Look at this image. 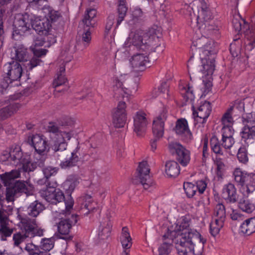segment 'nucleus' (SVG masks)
I'll return each mask as SVG.
<instances>
[{
  "instance_id": "2f4dec72",
  "label": "nucleus",
  "mask_w": 255,
  "mask_h": 255,
  "mask_svg": "<svg viewBox=\"0 0 255 255\" xmlns=\"http://www.w3.org/2000/svg\"><path fill=\"white\" fill-rule=\"evenodd\" d=\"M241 232L247 235H250L255 232V223L253 218H251L246 220L240 226Z\"/></svg>"
},
{
  "instance_id": "49530a36",
  "label": "nucleus",
  "mask_w": 255,
  "mask_h": 255,
  "mask_svg": "<svg viewBox=\"0 0 255 255\" xmlns=\"http://www.w3.org/2000/svg\"><path fill=\"white\" fill-rule=\"evenodd\" d=\"M91 41V32L89 31V28H84L82 39L80 42V44L81 46L82 49L87 48L89 45Z\"/></svg>"
},
{
  "instance_id": "79ce46f5",
  "label": "nucleus",
  "mask_w": 255,
  "mask_h": 255,
  "mask_svg": "<svg viewBox=\"0 0 255 255\" xmlns=\"http://www.w3.org/2000/svg\"><path fill=\"white\" fill-rule=\"evenodd\" d=\"M118 5V19L117 20V26L119 25L124 20L127 12L128 8L126 6V0H119Z\"/></svg>"
},
{
  "instance_id": "9d476101",
  "label": "nucleus",
  "mask_w": 255,
  "mask_h": 255,
  "mask_svg": "<svg viewBox=\"0 0 255 255\" xmlns=\"http://www.w3.org/2000/svg\"><path fill=\"white\" fill-rule=\"evenodd\" d=\"M193 115L197 123L204 124L211 112V107L209 102L205 101L197 109L194 106L192 107Z\"/></svg>"
},
{
  "instance_id": "423d86ee",
  "label": "nucleus",
  "mask_w": 255,
  "mask_h": 255,
  "mask_svg": "<svg viewBox=\"0 0 255 255\" xmlns=\"http://www.w3.org/2000/svg\"><path fill=\"white\" fill-rule=\"evenodd\" d=\"M126 104L125 102H119L117 107L113 112V123L116 128L124 127L127 122Z\"/></svg>"
},
{
  "instance_id": "6e6d98bb",
  "label": "nucleus",
  "mask_w": 255,
  "mask_h": 255,
  "mask_svg": "<svg viewBox=\"0 0 255 255\" xmlns=\"http://www.w3.org/2000/svg\"><path fill=\"white\" fill-rule=\"evenodd\" d=\"M242 21L245 22V20L242 19L240 16L234 17L233 19V26L236 32H237L238 33H239V32L242 29Z\"/></svg>"
},
{
  "instance_id": "e2e57ef3",
  "label": "nucleus",
  "mask_w": 255,
  "mask_h": 255,
  "mask_svg": "<svg viewBox=\"0 0 255 255\" xmlns=\"http://www.w3.org/2000/svg\"><path fill=\"white\" fill-rule=\"evenodd\" d=\"M191 88H192L189 86H188L187 88L185 87L182 86L180 87V90L185 91V93H183V94H185V97L186 98L187 100L192 101L194 99V96L193 95V91Z\"/></svg>"
},
{
  "instance_id": "0eeeda50",
  "label": "nucleus",
  "mask_w": 255,
  "mask_h": 255,
  "mask_svg": "<svg viewBox=\"0 0 255 255\" xmlns=\"http://www.w3.org/2000/svg\"><path fill=\"white\" fill-rule=\"evenodd\" d=\"M3 71L6 76L13 81L18 80L23 72L21 65L13 59L4 65Z\"/></svg>"
},
{
  "instance_id": "4c0bfd02",
  "label": "nucleus",
  "mask_w": 255,
  "mask_h": 255,
  "mask_svg": "<svg viewBox=\"0 0 255 255\" xmlns=\"http://www.w3.org/2000/svg\"><path fill=\"white\" fill-rule=\"evenodd\" d=\"M238 207L243 212L250 214L255 210V205L248 199H241L238 202Z\"/></svg>"
},
{
  "instance_id": "4468645a",
  "label": "nucleus",
  "mask_w": 255,
  "mask_h": 255,
  "mask_svg": "<svg viewBox=\"0 0 255 255\" xmlns=\"http://www.w3.org/2000/svg\"><path fill=\"white\" fill-rule=\"evenodd\" d=\"M193 47H197L202 51V56L216 53L212 50L213 47V42L208 39L205 36L201 37L200 38L194 41L191 48H193Z\"/></svg>"
},
{
  "instance_id": "a878e982",
  "label": "nucleus",
  "mask_w": 255,
  "mask_h": 255,
  "mask_svg": "<svg viewBox=\"0 0 255 255\" xmlns=\"http://www.w3.org/2000/svg\"><path fill=\"white\" fill-rule=\"evenodd\" d=\"M20 223L22 225L21 231L29 236H32L33 230L35 227H36V220L28 217H24L20 218Z\"/></svg>"
},
{
  "instance_id": "412c9836",
  "label": "nucleus",
  "mask_w": 255,
  "mask_h": 255,
  "mask_svg": "<svg viewBox=\"0 0 255 255\" xmlns=\"http://www.w3.org/2000/svg\"><path fill=\"white\" fill-rule=\"evenodd\" d=\"M222 195L227 203H235L238 201L237 190L234 185L232 183H228L224 186Z\"/></svg>"
},
{
  "instance_id": "a211bd4d",
  "label": "nucleus",
  "mask_w": 255,
  "mask_h": 255,
  "mask_svg": "<svg viewBox=\"0 0 255 255\" xmlns=\"http://www.w3.org/2000/svg\"><path fill=\"white\" fill-rule=\"evenodd\" d=\"M174 129L176 134L180 135L186 141L191 139L192 133L188 128V123L185 119L178 120Z\"/></svg>"
},
{
  "instance_id": "c9c22d12",
  "label": "nucleus",
  "mask_w": 255,
  "mask_h": 255,
  "mask_svg": "<svg viewBox=\"0 0 255 255\" xmlns=\"http://www.w3.org/2000/svg\"><path fill=\"white\" fill-rule=\"evenodd\" d=\"M163 243L158 248L159 255H168L170 253L172 244L174 243L172 241L170 236L168 238L167 236L165 238L163 237Z\"/></svg>"
},
{
  "instance_id": "cd10ccee",
  "label": "nucleus",
  "mask_w": 255,
  "mask_h": 255,
  "mask_svg": "<svg viewBox=\"0 0 255 255\" xmlns=\"http://www.w3.org/2000/svg\"><path fill=\"white\" fill-rule=\"evenodd\" d=\"M44 209V205L38 200H35L28 206L27 213L31 217H36Z\"/></svg>"
},
{
  "instance_id": "393cba45",
  "label": "nucleus",
  "mask_w": 255,
  "mask_h": 255,
  "mask_svg": "<svg viewBox=\"0 0 255 255\" xmlns=\"http://www.w3.org/2000/svg\"><path fill=\"white\" fill-rule=\"evenodd\" d=\"M15 49V61L17 62H27L30 58V53L27 48L23 44L16 43L14 47Z\"/></svg>"
},
{
  "instance_id": "f257e3e1",
  "label": "nucleus",
  "mask_w": 255,
  "mask_h": 255,
  "mask_svg": "<svg viewBox=\"0 0 255 255\" xmlns=\"http://www.w3.org/2000/svg\"><path fill=\"white\" fill-rule=\"evenodd\" d=\"M189 223L185 218L178 222L176 229L163 235L170 237L175 244L179 255H202L206 239L197 231L189 229Z\"/></svg>"
},
{
  "instance_id": "4d7b16f0",
  "label": "nucleus",
  "mask_w": 255,
  "mask_h": 255,
  "mask_svg": "<svg viewBox=\"0 0 255 255\" xmlns=\"http://www.w3.org/2000/svg\"><path fill=\"white\" fill-rule=\"evenodd\" d=\"M69 154V151L68 150H56L53 151V156L54 158L58 160H63L66 156H68Z\"/></svg>"
},
{
  "instance_id": "2eb2a0df",
  "label": "nucleus",
  "mask_w": 255,
  "mask_h": 255,
  "mask_svg": "<svg viewBox=\"0 0 255 255\" xmlns=\"http://www.w3.org/2000/svg\"><path fill=\"white\" fill-rule=\"evenodd\" d=\"M29 143L33 147L37 154V157L44 156V152L46 151L47 144L43 135L35 134L33 135L29 141Z\"/></svg>"
},
{
  "instance_id": "f704fd0d",
  "label": "nucleus",
  "mask_w": 255,
  "mask_h": 255,
  "mask_svg": "<svg viewBox=\"0 0 255 255\" xmlns=\"http://www.w3.org/2000/svg\"><path fill=\"white\" fill-rule=\"evenodd\" d=\"M240 134L242 140L249 144V142H252V140L255 139V127H247L241 132Z\"/></svg>"
},
{
  "instance_id": "e433bc0d",
  "label": "nucleus",
  "mask_w": 255,
  "mask_h": 255,
  "mask_svg": "<svg viewBox=\"0 0 255 255\" xmlns=\"http://www.w3.org/2000/svg\"><path fill=\"white\" fill-rule=\"evenodd\" d=\"M238 111L237 106L231 107L224 114L222 122L223 125H232L233 123L232 116Z\"/></svg>"
},
{
  "instance_id": "338daca9",
  "label": "nucleus",
  "mask_w": 255,
  "mask_h": 255,
  "mask_svg": "<svg viewBox=\"0 0 255 255\" xmlns=\"http://www.w3.org/2000/svg\"><path fill=\"white\" fill-rule=\"evenodd\" d=\"M217 175L218 177L222 178L225 170V164L221 159H218L216 161Z\"/></svg>"
},
{
  "instance_id": "a19ab883",
  "label": "nucleus",
  "mask_w": 255,
  "mask_h": 255,
  "mask_svg": "<svg viewBox=\"0 0 255 255\" xmlns=\"http://www.w3.org/2000/svg\"><path fill=\"white\" fill-rule=\"evenodd\" d=\"M29 237V235L22 231L14 233L12 236L14 247L22 249V247L20 246L21 244L24 242L27 238H30Z\"/></svg>"
},
{
  "instance_id": "680f3d73",
  "label": "nucleus",
  "mask_w": 255,
  "mask_h": 255,
  "mask_svg": "<svg viewBox=\"0 0 255 255\" xmlns=\"http://www.w3.org/2000/svg\"><path fill=\"white\" fill-rule=\"evenodd\" d=\"M13 80L12 79H9L8 76H5L0 81V92L2 93L4 90H6L8 87L9 86V84H10Z\"/></svg>"
},
{
  "instance_id": "6ab92c4d",
  "label": "nucleus",
  "mask_w": 255,
  "mask_h": 255,
  "mask_svg": "<svg viewBox=\"0 0 255 255\" xmlns=\"http://www.w3.org/2000/svg\"><path fill=\"white\" fill-rule=\"evenodd\" d=\"M77 215H72L71 218L61 219L57 224L58 232L63 235H67L70 232L72 226L78 221Z\"/></svg>"
},
{
  "instance_id": "864d4df0",
  "label": "nucleus",
  "mask_w": 255,
  "mask_h": 255,
  "mask_svg": "<svg viewBox=\"0 0 255 255\" xmlns=\"http://www.w3.org/2000/svg\"><path fill=\"white\" fill-rule=\"evenodd\" d=\"M123 84L119 80H116L115 84L114 86V91L115 92V96L120 95H123V93H127V92H125L123 88L122 87Z\"/></svg>"
},
{
  "instance_id": "3c124183",
  "label": "nucleus",
  "mask_w": 255,
  "mask_h": 255,
  "mask_svg": "<svg viewBox=\"0 0 255 255\" xmlns=\"http://www.w3.org/2000/svg\"><path fill=\"white\" fill-rule=\"evenodd\" d=\"M133 20L136 22H139L143 20L144 16L143 12L139 8H135L132 11Z\"/></svg>"
},
{
  "instance_id": "37998d69",
  "label": "nucleus",
  "mask_w": 255,
  "mask_h": 255,
  "mask_svg": "<svg viewBox=\"0 0 255 255\" xmlns=\"http://www.w3.org/2000/svg\"><path fill=\"white\" fill-rule=\"evenodd\" d=\"M55 238H43L41 239L40 245L38 246L42 250L49 252L53 248L54 246Z\"/></svg>"
},
{
  "instance_id": "69168bd1",
  "label": "nucleus",
  "mask_w": 255,
  "mask_h": 255,
  "mask_svg": "<svg viewBox=\"0 0 255 255\" xmlns=\"http://www.w3.org/2000/svg\"><path fill=\"white\" fill-rule=\"evenodd\" d=\"M67 144L64 141H58L55 142L53 145L52 146V149L53 151L56 150H67Z\"/></svg>"
},
{
  "instance_id": "c85d7f7f",
  "label": "nucleus",
  "mask_w": 255,
  "mask_h": 255,
  "mask_svg": "<svg viewBox=\"0 0 255 255\" xmlns=\"http://www.w3.org/2000/svg\"><path fill=\"white\" fill-rule=\"evenodd\" d=\"M165 172L170 177H175L180 173V167L178 163L173 160L168 161L165 164Z\"/></svg>"
},
{
  "instance_id": "72a5a7b5",
  "label": "nucleus",
  "mask_w": 255,
  "mask_h": 255,
  "mask_svg": "<svg viewBox=\"0 0 255 255\" xmlns=\"http://www.w3.org/2000/svg\"><path fill=\"white\" fill-rule=\"evenodd\" d=\"M111 228L112 225L108 220L101 223L98 234L99 238L101 240L107 239L110 236Z\"/></svg>"
},
{
  "instance_id": "20e7f679",
  "label": "nucleus",
  "mask_w": 255,
  "mask_h": 255,
  "mask_svg": "<svg viewBox=\"0 0 255 255\" xmlns=\"http://www.w3.org/2000/svg\"><path fill=\"white\" fill-rule=\"evenodd\" d=\"M56 183H53L52 186L50 183L40 190L41 197L44 198L47 202L51 204H56L62 202L65 199L63 193L59 189H56Z\"/></svg>"
},
{
  "instance_id": "f03ea898",
  "label": "nucleus",
  "mask_w": 255,
  "mask_h": 255,
  "mask_svg": "<svg viewBox=\"0 0 255 255\" xmlns=\"http://www.w3.org/2000/svg\"><path fill=\"white\" fill-rule=\"evenodd\" d=\"M158 37L153 34V31L145 32L141 30H137L131 32L125 43L126 47L131 44L143 51H155L157 46H155L154 41L158 40Z\"/></svg>"
},
{
  "instance_id": "052dcab7",
  "label": "nucleus",
  "mask_w": 255,
  "mask_h": 255,
  "mask_svg": "<svg viewBox=\"0 0 255 255\" xmlns=\"http://www.w3.org/2000/svg\"><path fill=\"white\" fill-rule=\"evenodd\" d=\"M222 137H233L234 129L232 125H224L222 129Z\"/></svg>"
},
{
  "instance_id": "f8f14e48",
  "label": "nucleus",
  "mask_w": 255,
  "mask_h": 255,
  "mask_svg": "<svg viewBox=\"0 0 255 255\" xmlns=\"http://www.w3.org/2000/svg\"><path fill=\"white\" fill-rule=\"evenodd\" d=\"M145 116V113L138 112L134 117L133 130L137 136H142L146 131L148 122Z\"/></svg>"
},
{
  "instance_id": "603ef678",
  "label": "nucleus",
  "mask_w": 255,
  "mask_h": 255,
  "mask_svg": "<svg viewBox=\"0 0 255 255\" xmlns=\"http://www.w3.org/2000/svg\"><path fill=\"white\" fill-rule=\"evenodd\" d=\"M215 215L216 217L225 219V207L222 204H218L216 205L215 209Z\"/></svg>"
},
{
  "instance_id": "ddd939ff",
  "label": "nucleus",
  "mask_w": 255,
  "mask_h": 255,
  "mask_svg": "<svg viewBox=\"0 0 255 255\" xmlns=\"http://www.w3.org/2000/svg\"><path fill=\"white\" fill-rule=\"evenodd\" d=\"M167 110L163 109L160 114L153 121L152 131L156 137H162L164 133V122L167 119Z\"/></svg>"
},
{
  "instance_id": "5fc2aeb1",
  "label": "nucleus",
  "mask_w": 255,
  "mask_h": 255,
  "mask_svg": "<svg viewBox=\"0 0 255 255\" xmlns=\"http://www.w3.org/2000/svg\"><path fill=\"white\" fill-rule=\"evenodd\" d=\"M58 170V168L53 167L52 166H47L43 168V172L44 176L47 178H49L51 176L55 175Z\"/></svg>"
},
{
  "instance_id": "dca6fc26",
  "label": "nucleus",
  "mask_w": 255,
  "mask_h": 255,
  "mask_svg": "<svg viewBox=\"0 0 255 255\" xmlns=\"http://www.w3.org/2000/svg\"><path fill=\"white\" fill-rule=\"evenodd\" d=\"M52 25L48 18L40 19L39 17L34 15V18L32 20L31 27L35 31L42 34L47 35Z\"/></svg>"
},
{
  "instance_id": "b1692460",
  "label": "nucleus",
  "mask_w": 255,
  "mask_h": 255,
  "mask_svg": "<svg viewBox=\"0 0 255 255\" xmlns=\"http://www.w3.org/2000/svg\"><path fill=\"white\" fill-rule=\"evenodd\" d=\"M36 158L37 161L34 162H31L30 160L29 156H26V158L20 164L22 165V169L23 172H29L32 171L36 168L37 166L40 167L43 166L44 162L45 160V157H36Z\"/></svg>"
},
{
  "instance_id": "f3484780",
  "label": "nucleus",
  "mask_w": 255,
  "mask_h": 255,
  "mask_svg": "<svg viewBox=\"0 0 255 255\" xmlns=\"http://www.w3.org/2000/svg\"><path fill=\"white\" fill-rule=\"evenodd\" d=\"M130 64L135 71H143L146 67H149L148 57L144 54H137L132 56Z\"/></svg>"
},
{
  "instance_id": "774afa93",
  "label": "nucleus",
  "mask_w": 255,
  "mask_h": 255,
  "mask_svg": "<svg viewBox=\"0 0 255 255\" xmlns=\"http://www.w3.org/2000/svg\"><path fill=\"white\" fill-rule=\"evenodd\" d=\"M222 228V222H221L219 226L217 225L216 223H210V229L211 234L213 237H215L219 234L220 230Z\"/></svg>"
},
{
  "instance_id": "4be33fe9",
  "label": "nucleus",
  "mask_w": 255,
  "mask_h": 255,
  "mask_svg": "<svg viewBox=\"0 0 255 255\" xmlns=\"http://www.w3.org/2000/svg\"><path fill=\"white\" fill-rule=\"evenodd\" d=\"M80 200L82 201L81 212L84 215H87L89 213L94 212L97 210L96 204L93 201L90 195H85L82 197Z\"/></svg>"
},
{
  "instance_id": "de8ad7c7",
  "label": "nucleus",
  "mask_w": 255,
  "mask_h": 255,
  "mask_svg": "<svg viewBox=\"0 0 255 255\" xmlns=\"http://www.w3.org/2000/svg\"><path fill=\"white\" fill-rule=\"evenodd\" d=\"M183 188L186 195L189 198L193 197L197 192V187L191 182H185L183 185Z\"/></svg>"
},
{
  "instance_id": "bf43d9fd",
  "label": "nucleus",
  "mask_w": 255,
  "mask_h": 255,
  "mask_svg": "<svg viewBox=\"0 0 255 255\" xmlns=\"http://www.w3.org/2000/svg\"><path fill=\"white\" fill-rule=\"evenodd\" d=\"M235 142L233 137H222L221 145L226 149L230 148Z\"/></svg>"
},
{
  "instance_id": "5701e85b",
  "label": "nucleus",
  "mask_w": 255,
  "mask_h": 255,
  "mask_svg": "<svg viewBox=\"0 0 255 255\" xmlns=\"http://www.w3.org/2000/svg\"><path fill=\"white\" fill-rule=\"evenodd\" d=\"M80 159L79 154L77 150H75L73 152L69 151V154L61 160L59 166L62 169H69L76 166L78 162L80 161Z\"/></svg>"
},
{
  "instance_id": "0e129e2a",
  "label": "nucleus",
  "mask_w": 255,
  "mask_h": 255,
  "mask_svg": "<svg viewBox=\"0 0 255 255\" xmlns=\"http://www.w3.org/2000/svg\"><path fill=\"white\" fill-rule=\"evenodd\" d=\"M28 61L29 62L27 64L26 67L27 70H32L34 67L38 65L41 62V60L34 56L31 59L30 58Z\"/></svg>"
},
{
  "instance_id": "39448f33",
  "label": "nucleus",
  "mask_w": 255,
  "mask_h": 255,
  "mask_svg": "<svg viewBox=\"0 0 255 255\" xmlns=\"http://www.w3.org/2000/svg\"><path fill=\"white\" fill-rule=\"evenodd\" d=\"M170 152L176 156V160L183 166L189 163L190 160V152L183 145L177 142H171L169 144Z\"/></svg>"
},
{
  "instance_id": "58836bf2",
  "label": "nucleus",
  "mask_w": 255,
  "mask_h": 255,
  "mask_svg": "<svg viewBox=\"0 0 255 255\" xmlns=\"http://www.w3.org/2000/svg\"><path fill=\"white\" fill-rule=\"evenodd\" d=\"M24 249L29 255H50L48 252L42 250L38 247V246L34 245L33 244L26 245Z\"/></svg>"
},
{
  "instance_id": "7ed1b4c3",
  "label": "nucleus",
  "mask_w": 255,
  "mask_h": 255,
  "mask_svg": "<svg viewBox=\"0 0 255 255\" xmlns=\"http://www.w3.org/2000/svg\"><path fill=\"white\" fill-rule=\"evenodd\" d=\"M34 18V15L32 13H25L23 14H17L13 22V36H14L15 34L22 35L30 29Z\"/></svg>"
},
{
  "instance_id": "6e6552de",
  "label": "nucleus",
  "mask_w": 255,
  "mask_h": 255,
  "mask_svg": "<svg viewBox=\"0 0 255 255\" xmlns=\"http://www.w3.org/2000/svg\"><path fill=\"white\" fill-rule=\"evenodd\" d=\"M149 171L150 169L146 161H143L139 163L137 169L136 177L144 189H148L152 186V182L149 175Z\"/></svg>"
},
{
  "instance_id": "473e14b6",
  "label": "nucleus",
  "mask_w": 255,
  "mask_h": 255,
  "mask_svg": "<svg viewBox=\"0 0 255 255\" xmlns=\"http://www.w3.org/2000/svg\"><path fill=\"white\" fill-rule=\"evenodd\" d=\"M235 181L238 185L244 186L249 180L250 174L242 171L240 168H236L234 172Z\"/></svg>"
},
{
  "instance_id": "8fccbe9b",
  "label": "nucleus",
  "mask_w": 255,
  "mask_h": 255,
  "mask_svg": "<svg viewBox=\"0 0 255 255\" xmlns=\"http://www.w3.org/2000/svg\"><path fill=\"white\" fill-rule=\"evenodd\" d=\"M67 81V79L65 78L64 75H62V74H59L58 75L57 79H55L53 85L54 88H55V91L58 92H61L62 90L64 89H58V87L62 85L65 84Z\"/></svg>"
},
{
  "instance_id": "aec40b11",
  "label": "nucleus",
  "mask_w": 255,
  "mask_h": 255,
  "mask_svg": "<svg viewBox=\"0 0 255 255\" xmlns=\"http://www.w3.org/2000/svg\"><path fill=\"white\" fill-rule=\"evenodd\" d=\"M215 54L204 56L201 58L202 69H201L200 70L206 75H212L215 70Z\"/></svg>"
},
{
  "instance_id": "9b49d317",
  "label": "nucleus",
  "mask_w": 255,
  "mask_h": 255,
  "mask_svg": "<svg viewBox=\"0 0 255 255\" xmlns=\"http://www.w3.org/2000/svg\"><path fill=\"white\" fill-rule=\"evenodd\" d=\"M28 188L26 185V182L21 180H17L12 187L6 189V199L8 201H13L15 197H17L19 193H25L27 195Z\"/></svg>"
},
{
  "instance_id": "c03bdc74",
  "label": "nucleus",
  "mask_w": 255,
  "mask_h": 255,
  "mask_svg": "<svg viewBox=\"0 0 255 255\" xmlns=\"http://www.w3.org/2000/svg\"><path fill=\"white\" fill-rule=\"evenodd\" d=\"M45 12L47 13L49 21H51V24L57 21L61 17L60 13L58 11L53 9L49 6H44Z\"/></svg>"
},
{
  "instance_id": "7c9ffc66",
  "label": "nucleus",
  "mask_w": 255,
  "mask_h": 255,
  "mask_svg": "<svg viewBox=\"0 0 255 255\" xmlns=\"http://www.w3.org/2000/svg\"><path fill=\"white\" fill-rule=\"evenodd\" d=\"M120 242L123 248L130 249L132 242V239L130 236L127 227H125L122 229L121 235L120 236Z\"/></svg>"
},
{
  "instance_id": "bb28decb",
  "label": "nucleus",
  "mask_w": 255,
  "mask_h": 255,
  "mask_svg": "<svg viewBox=\"0 0 255 255\" xmlns=\"http://www.w3.org/2000/svg\"><path fill=\"white\" fill-rule=\"evenodd\" d=\"M20 171L17 170H11L1 175V179L5 186L7 188L12 187L16 181L15 179L19 178Z\"/></svg>"
},
{
  "instance_id": "ea45409f",
  "label": "nucleus",
  "mask_w": 255,
  "mask_h": 255,
  "mask_svg": "<svg viewBox=\"0 0 255 255\" xmlns=\"http://www.w3.org/2000/svg\"><path fill=\"white\" fill-rule=\"evenodd\" d=\"M8 226V221L0 224V239L1 241H6L7 238L10 237L13 233V229Z\"/></svg>"
},
{
  "instance_id": "c756f323",
  "label": "nucleus",
  "mask_w": 255,
  "mask_h": 255,
  "mask_svg": "<svg viewBox=\"0 0 255 255\" xmlns=\"http://www.w3.org/2000/svg\"><path fill=\"white\" fill-rule=\"evenodd\" d=\"M26 156L28 155H23L19 147H15L10 150V160L13 161V164H20L26 158Z\"/></svg>"
},
{
  "instance_id": "09e8293b",
  "label": "nucleus",
  "mask_w": 255,
  "mask_h": 255,
  "mask_svg": "<svg viewBox=\"0 0 255 255\" xmlns=\"http://www.w3.org/2000/svg\"><path fill=\"white\" fill-rule=\"evenodd\" d=\"M237 158L239 161L243 164H247L249 161L248 150L246 147H241L237 153Z\"/></svg>"
},
{
  "instance_id": "13d9d810",
  "label": "nucleus",
  "mask_w": 255,
  "mask_h": 255,
  "mask_svg": "<svg viewBox=\"0 0 255 255\" xmlns=\"http://www.w3.org/2000/svg\"><path fill=\"white\" fill-rule=\"evenodd\" d=\"M211 145L213 151L217 154H222L221 145L217 138H213L211 140Z\"/></svg>"
},
{
  "instance_id": "a18cd8bd",
  "label": "nucleus",
  "mask_w": 255,
  "mask_h": 255,
  "mask_svg": "<svg viewBox=\"0 0 255 255\" xmlns=\"http://www.w3.org/2000/svg\"><path fill=\"white\" fill-rule=\"evenodd\" d=\"M243 122L245 125V127L243 128L242 131L246 127H255L254 125L255 124V113H251L244 114L242 115Z\"/></svg>"
},
{
  "instance_id": "1a4fd4ad",
  "label": "nucleus",
  "mask_w": 255,
  "mask_h": 255,
  "mask_svg": "<svg viewBox=\"0 0 255 255\" xmlns=\"http://www.w3.org/2000/svg\"><path fill=\"white\" fill-rule=\"evenodd\" d=\"M196 24L199 29L207 31H212L217 28L210 19V12L203 7L199 11Z\"/></svg>"
}]
</instances>
